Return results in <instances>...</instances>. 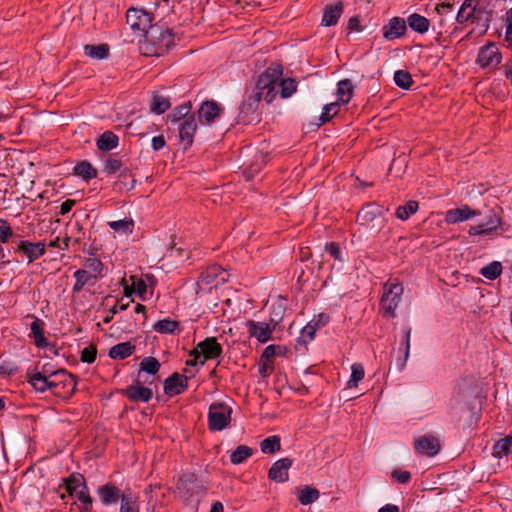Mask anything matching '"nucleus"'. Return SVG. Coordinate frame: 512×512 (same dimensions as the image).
Listing matches in <instances>:
<instances>
[{"mask_svg": "<svg viewBox=\"0 0 512 512\" xmlns=\"http://www.w3.org/2000/svg\"><path fill=\"white\" fill-rule=\"evenodd\" d=\"M325 250L334 259L343 261L339 244H337L335 242H330V243L326 244Z\"/></svg>", "mask_w": 512, "mask_h": 512, "instance_id": "61", "label": "nucleus"}, {"mask_svg": "<svg viewBox=\"0 0 512 512\" xmlns=\"http://www.w3.org/2000/svg\"><path fill=\"white\" fill-rule=\"evenodd\" d=\"M500 223V218L492 213L486 218V222L471 226L468 233L473 236L489 235L499 227Z\"/></svg>", "mask_w": 512, "mask_h": 512, "instance_id": "22", "label": "nucleus"}, {"mask_svg": "<svg viewBox=\"0 0 512 512\" xmlns=\"http://www.w3.org/2000/svg\"><path fill=\"white\" fill-rule=\"evenodd\" d=\"M273 369L271 361L261 360L259 364V373L262 377H268L273 372Z\"/></svg>", "mask_w": 512, "mask_h": 512, "instance_id": "63", "label": "nucleus"}, {"mask_svg": "<svg viewBox=\"0 0 512 512\" xmlns=\"http://www.w3.org/2000/svg\"><path fill=\"white\" fill-rule=\"evenodd\" d=\"M14 232L7 220L0 218V243H7Z\"/></svg>", "mask_w": 512, "mask_h": 512, "instance_id": "54", "label": "nucleus"}, {"mask_svg": "<svg viewBox=\"0 0 512 512\" xmlns=\"http://www.w3.org/2000/svg\"><path fill=\"white\" fill-rule=\"evenodd\" d=\"M14 243V253L24 255L28 263L36 261L46 252V244L44 242L33 243L27 240H19Z\"/></svg>", "mask_w": 512, "mask_h": 512, "instance_id": "8", "label": "nucleus"}, {"mask_svg": "<svg viewBox=\"0 0 512 512\" xmlns=\"http://www.w3.org/2000/svg\"><path fill=\"white\" fill-rule=\"evenodd\" d=\"M85 269L90 272V274L94 275V277L98 278V276L101 274L103 270V264L102 262L95 257H88L85 259L84 263Z\"/></svg>", "mask_w": 512, "mask_h": 512, "instance_id": "51", "label": "nucleus"}, {"mask_svg": "<svg viewBox=\"0 0 512 512\" xmlns=\"http://www.w3.org/2000/svg\"><path fill=\"white\" fill-rule=\"evenodd\" d=\"M160 369L159 361L154 357H145L140 363V370L149 374H156Z\"/></svg>", "mask_w": 512, "mask_h": 512, "instance_id": "53", "label": "nucleus"}, {"mask_svg": "<svg viewBox=\"0 0 512 512\" xmlns=\"http://www.w3.org/2000/svg\"><path fill=\"white\" fill-rule=\"evenodd\" d=\"M220 112L221 108L218 103L213 100L204 101L198 110L199 121L202 124H211L220 115Z\"/></svg>", "mask_w": 512, "mask_h": 512, "instance_id": "20", "label": "nucleus"}, {"mask_svg": "<svg viewBox=\"0 0 512 512\" xmlns=\"http://www.w3.org/2000/svg\"><path fill=\"white\" fill-rule=\"evenodd\" d=\"M406 31V20L401 17L391 18L382 28L383 37L389 41L403 37Z\"/></svg>", "mask_w": 512, "mask_h": 512, "instance_id": "12", "label": "nucleus"}, {"mask_svg": "<svg viewBox=\"0 0 512 512\" xmlns=\"http://www.w3.org/2000/svg\"><path fill=\"white\" fill-rule=\"evenodd\" d=\"M170 106L171 103L167 97L156 94L153 96L150 109L156 114H163L170 108Z\"/></svg>", "mask_w": 512, "mask_h": 512, "instance_id": "42", "label": "nucleus"}, {"mask_svg": "<svg viewBox=\"0 0 512 512\" xmlns=\"http://www.w3.org/2000/svg\"><path fill=\"white\" fill-rule=\"evenodd\" d=\"M406 25L419 34H425L429 30L430 21L418 13H412L408 16Z\"/></svg>", "mask_w": 512, "mask_h": 512, "instance_id": "27", "label": "nucleus"}, {"mask_svg": "<svg viewBox=\"0 0 512 512\" xmlns=\"http://www.w3.org/2000/svg\"><path fill=\"white\" fill-rule=\"evenodd\" d=\"M261 451L264 454H273L281 449L280 437L273 435L265 438L260 443Z\"/></svg>", "mask_w": 512, "mask_h": 512, "instance_id": "41", "label": "nucleus"}, {"mask_svg": "<svg viewBox=\"0 0 512 512\" xmlns=\"http://www.w3.org/2000/svg\"><path fill=\"white\" fill-rule=\"evenodd\" d=\"M381 215V208L375 204L364 206L357 215V221L361 225H369Z\"/></svg>", "mask_w": 512, "mask_h": 512, "instance_id": "26", "label": "nucleus"}, {"mask_svg": "<svg viewBox=\"0 0 512 512\" xmlns=\"http://www.w3.org/2000/svg\"><path fill=\"white\" fill-rule=\"evenodd\" d=\"M231 408L223 403H212L208 411L209 429L221 431L230 422Z\"/></svg>", "mask_w": 512, "mask_h": 512, "instance_id": "5", "label": "nucleus"}, {"mask_svg": "<svg viewBox=\"0 0 512 512\" xmlns=\"http://www.w3.org/2000/svg\"><path fill=\"white\" fill-rule=\"evenodd\" d=\"M144 53L150 56H161L175 44V35L168 28L157 25L146 31Z\"/></svg>", "mask_w": 512, "mask_h": 512, "instance_id": "2", "label": "nucleus"}, {"mask_svg": "<svg viewBox=\"0 0 512 512\" xmlns=\"http://www.w3.org/2000/svg\"><path fill=\"white\" fill-rule=\"evenodd\" d=\"M28 317L33 318V322L30 325L31 331H30L29 337H31L33 339L34 344L38 348L46 347L47 340L43 333L44 322L40 318L33 316V315H28Z\"/></svg>", "mask_w": 512, "mask_h": 512, "instance_id": "23", "label": "nucleus"}, {"mask_svg": "<svg viewBox=\"0 0 512 512\" xmlns=\"http://www.w3.org/2000/svg\"><path fill=\"white\" fill-rule=\"evenodd\" d=\"M365 371L364 367L360 363H354L351 366V376L347 382V387L355 388L358 386V383L364 378Z\"/></svg>", "mask_w": 512, "mask_h": 512, "instance_id": "47", "label": "nucleus"}, {"mask_svg": "<svg viewBox=\"0 0 512 512\" xmlns=\"http://www.w3.org/2000/svg\"><path fill=\"white\" fill-rule=\"evenodd\" d=\"M246 326L249 336L255 338L260 343L270 341L272 339V332L275 329L270 323L254 320H248Z\"/></svg>", "mask_w": 512, "mask_h": 512, "instance_id": "10", "label": "nucleus"}, {"mask_svg": "<svg viewBox=\"0 0 512 512\" xmlns=\"http://www.w3.org/2000/svg\"><path fill=\"white\" fill-rule=\"evenodd\" d=\"M278 85L282 98L290 97L297 89V82L292 78L282 79Z\"/></svg>", "mask_w": 512, "mask_h": 512, "instance_id": "50", "label": "nucleus"}, {"mask_svg": "<svg viewBox=\"0 0 512 512\" xmlns=\"http://www.w3.org/2000/svg\"><path fill=\"white\" fill-rule=\"evenodd\" d=\"M410 336H411V328L407 327L404 330L403 339L400 344V350L403 352V358L397 360V366L400 371H402L410 356Z\"/></svg>", "mask_w": 512, "mask_h": 512, "instance_id": "31", "label": "nucleus"}, {"mask_svg": "<svg viewBox=\"0 0 512 512\" xmlns=\"http://www.w3.org/2000/svg\"><path fill=\"white\" fill-rule=\"evenodd\" d=\"M320 497L318 489L310 486H305L298 490V500L302 505H310L316 502Z\"/></svg>", "mask_w": 512, "mask_h": 512, "instance_id": "36", "label": "nucleus"}, {"mask_svg": "<svg viewBox=\"0 0 512 512\" xmlns=\"http://www.w3.org/2000/svg\"><path fill=\"white\" fill-rule=\"evenodd\" d=\"M502 273V265L498 261H493L489 263L488 265L484 266L480 270V274L489 279V280H495L497 279Z\"/></svg>", "mask_w": 512, "mask_h": 512, "instance_id": "43", "label": "nucleus"}, {"mask_svg": "<svg viewBox=\"0 0 512 512\" xmlns=\"http://www.w3.org/2000/svg\"><path fill=\"white\" fill-rule=\"evenodd\" d=\"M478 213L475 210H472L468 206H464L461 208L451 209L447 211L445 216V221L449 224H455L458 222H462L468 220Z\"/></svg>", "mask_w": 512, "mask_h": 512, "instance_id": "24", "label": "nucleus"}, {"mask_svg": "<svg viewBox=\"0 0 512 512\" xmlns=\"http://www.w3.org/2000/svg\"><path fill=\"white\" fill-rule=\"evenodd\" d=\"M478 5L479 0H464L456 16L457 22L464 23L469 21L472 15L475 14Z\"/></svg>", "mask_w": 512, "mask_h": 512, "instance_id": "30", "label": "nucleus"}, {"mask_svg": "<svg viewBox=\"0 0 512 512\" xmlns=\"http://www.w3.org/2000/svg\"><path fill=\"white\" fill-rule=\"evenodd\" d=\"M73 171L75 175L81 177L85 181H89L97 177V169L88 161H81L77 163Z\"/></svg>", "mask_w": 512, "mask_h": 512, "instance_id": "34", "label": "nucleus"}, {"mask_svg": "<svg viewBox=\"0 0 512 512\" xmlns=\"http://www.w3.org/2000/svg\"><path fill=\"white\" fill-rule=\"evenodd\" d=\"M253 453L252 448L246 445H239L234 451L230 454V461L232 464H241L245 460H247Z\"/></svg>", "mask_w": 512, "mask_h": 512, "instance_id": "40", "label": "nucleus"}, {"mask_svg": "<svg viewBox=\"0 0 512 512\" xmlns=\"http://www.w3.org/2000/svg\"><path fill=\"white\" fill-rule=\"evenodd\" d=\"M179 322L171 320L169 318L157 321L153 328L156 332L162 334H172L178 328Z\"/></svg>", "mask_w": 512, "mask_h": 512, "instance_id": "45", "label": "nucleus"}, {"mask_svg": "<svg viewBox=\"0 0 512 512\" xmlns=\"http://www.w3.org/2000/svg\"><path fill=\"white\" fill-rule=\"evenodd\" d=\"M120 512H139L138 498L131 491L123 492Z\"/></svg>", "mask_w": 512, "mask_h": 512, "instance_id": "38", "label": "nucleus"}, {"mask_svg": "<svg viewBox=\"0 0 512 512\" xmlns=\"http://www.w3.org/2000/svg\"><path fill=\"white\" fill-rule=\"evenodd\" d=\"M196 129L197 124L194 115H189L180 124L179 137L181 142L184 144L185 149L192 145Z\"/></svg>", "mask_w": 512, "mask_h": 512, "instance_id": "18", "label": "nucleus"}, {"mask_svg": "<svg viewBox=\"0 0 512 512\" xmlns=\"http://www.w3.org/2000/svg\"><path fill=\"white\" fill-rule=\"evenodd\" d=\"M292 465L290 458H282L272 464L268 471V478L279 483L286 482L289 478V468Z\"/></svg>", "mask_w": 512, "mask_h": 512, "instance_id": "13", "label": "nucleus"}, {"mask_svg": "<svg viewBox=\"0 0 512 512\" xmlns=\"http://www.w3.org/2000/svg\"><path fill=\"white\" fill-rule=\"evenodd\" d=\"M84 476L80 473H72L69 477L62 478L59 489L64 488L68 495L76 496L77 491L83 484Z\"/></svg>", "mask_w": 512, "mask_h": 512, "instance_id": "25", "label": "nucleus"}, {"mask_svg": "<svg viewBox=\"0 0 512 512\" xmlns=\"http://www.w3.org/2000/svg\"><path fill=\"white\" fill-rule=\"evenodd\" d=\"M343 11L344 5L342 1L325 5L321 24L326 27L336 25Z\"/></svg>", "mask_w": 512, "mask_h": 512, "instance_id": "19", "label": "nucleus"}, {"mask_svg": "<svg viewBox=\"0 0 512 512\" xmlns=\"http://www.w3.org/2000/svg\"><path fill=\"white\" fill-rule=\"evenodd\" d=\"M280 74L281 71L268 69L257 81L256 90L254 92H263L262 97L267 103H271L278 93V76Z\"/></svg>", "mask_w": 512, "mask_h": 512, "instance_id": "4", "label": "nucleus"}, {"mask_svg": "<svg viewBox=\"0 0 512 512\" xmlns=\"http://www.w3.org/2000/svg\"><path fill=\"white\" fill-rule=\"evenodd\" d=\"M108 226L115 232L130 234L133 231L134 222L131 219H122L108 222Z\"/></svg>", "mask_w": 512, "mask_h": 512, "instance_id": "46", "label": "nucleus"}, {"mask_svg": "<svg viewBox=\"0 0 512 512\" xmlns=\"http://www.w3.org/2000/svg\"><path fill=\"white\" fill-rule=\"evenodd\" d=\"M222 354V346L217 342L215 337H207L203 341L199 342L198 345L190 352L191 357L203 359L200 361L201 365L207 360L215 359Z\"/></svg>", "mask_w": 512, "mask_h": 512, "instance_id": "6", "label": "nucleus"}, {"mask_svg": "<svg viewBox=\"0 0 512 512\" xmlns=\"http://www.w3.org/2000/svg\"><path fill=\"white\" fill-rule=\"evenodd\" d=\"M414 448L416 452L431 457L439 452L440 444L434 436L424 435L415 440Z\"/></svg>", "mask_w": 512, "mask_h": 512, "instance_id": "16", "label": "nucleus"}, {"mask_svg": "<svg viewBox=\"0 0 512 512\" xmlns=\"http://www.w3.org/2000/svg\"><path fill=\"white\" fill-rule=\"evenodd\" d=\"M135 347L130 342H122L113 346L109 351L112 359H125L132 355Z\"/></svg>", "mask_w": 512, "mask_h": 512, "instance_id": "35", "label": "nucleus"}, {"mask_svg": "<svg viewBox=\"0 0 512 512\" xmlns=\"http://www.w3.org/2000/svg\"><path fill=\"white\" fill-rule=\"evenodd\" d=\"M97 350L96 347L90 345L85 347L81 352V361L86 363H93L96 359Z\"/></svg>", "mask_w": 512, "mask_h": 512, "instance_id": "59", "label": "nucleus"}, {"mask_svg": "<svg viewBox=\"0 0 512 512\" xmlns=\"http://www.w3.org/2000/svg\"><path fill=\"white\" fill-rule=\"evenodd\" d=\"M153 20V15L144 9L130 8L126 13V21L127 24L130 25L131 29L143 32L144 35L150 27L154 26L152 25Z\"/></svg>", "mask_w": 512, "mask_h": 512, "instance_id": "7", "label": "nucleus"}, {"mask_svg": "<svg viewBox=\"0 0 512 512\" xmlns=\"http://www.w3.org/2000/svg\"><path fill=\"white\" fill-rule=\"evenodd\" d=\"M131 286L132 291L137 293L142 299H144V295L147 291V285L146 282L143 279L138 278L137 276H131Z\"/></svg>", "mask_w": 512, "mask_h": 512, "instance_id": "56", "label": "nucleus"}, {"mask_svg": "<svg viewBox=\"0 0 512 512\" xmlns=\"http://www.w3.org/2000/svg\"><path fill=\"white\" fill-rule=\"evenodd\" d=\"M129 302L127 303H121V304H116L114 305L111 309H110V313L104 317L103 319V322L104 323H110L114 317V315H116L118 312L120 311H124L126 310L128 307H129Z\"/></svg>", "mask_w": 512, "mask_h": 512, "instance_id": "60", "label": "nucleus"}, {"mask_svg": "<svg viewBox=\"0 0 512 512\" xmlns=\"http://www.w3.org/2000/svg\"><path fill=\"white\" fill-rule=\"evenodd\" d=\"M392 477L398 482V483H407L410 478L411 474L409 471H402V470H394L392 472Z\"/></svg>", "mask_w": 512, "mask_h": 512, "instance_id": "64", "label": "nucleus"}, {"mask_svg": "<svg viewBox=\"0 0 512 512\" xmlns=\"http://www.w3.org/2000/svg\"><path fill=\"white\" fill-rule=\"evenodd\" d=\"M338 110H339L338 102L326 104L323 107L322 113L319 117L320 123L324 124L326 122H329L332 119V117L338 113Z\"/></svg>", "mask_w": 512, "mask_h": 512, "instance_id": "52", "label": "nucleus"}, {"mask_svg": "<svg viewBox=\"0 0 512 512\" xmlns=\"http://www.w3.org/2000/svg\"><path fill=\"white\" fill-rule=\"evenodd\" d=\"M281 347L280 346H276V345H268L262 355H261V360H267V361H271V359L277 354V351L276 350H280Z\"/></svg>", "mask_w": 512, "mask_h": 512, "instance_id": "62", "label": "nucleus"}, {"mask_svg": "<svg viewBox=\"0 0 512 512\" xmlns=\"http://www.w3.org/2000/svg\"><path fill=\"white\" fill-rule=\"evenodd\" d=\"M226 272L218 265H212L205 269L199 277V281L205 285H211L214 282L224 283L226 282Z\"/></svg>", "mask_w": 512, "mask_h": 512, "instance_id": "21", "label": "nucleus"}, {"mask_svg": "<svg viewBox=\"0 0 512 512\" xmlns=\"http://www.w3.org/2000/svg\"><path fill=\"white\" fill-rule=\"evenodd\" d=\"M403 290L404 288L400 283H386L384 285L380 304L386 316L393 318L396 316L395 311L401 302Z\"/></svg>", "mask_w": 512, "mask_h": 512, "instance_id": "3", "label": "nucleus"}, {"mask_svg": "<svg viewBox=\"0 0 512 512\" xmlns=\"http://www.w3.org/2000/svg\"><path fill=\"white\" fill-rule=\"evenodd\" d=\"M76 497L81 504H92L93 499L90 496L88 486L86 484L85 479L83 480V484H81V488L77 491Z\"/></svg>", "mask_w": 512, "mask_h": 512, "instance_id": "57", "label": "nucleus"}, {"mask_svg": "<svg viewBox=\"0 0 512 512\" xmlns=\"http://www.w3.org/2000/svg\"><path fill=\"white\" fill-rule=\"evenodd\" d=\"M263 92H253L250 95H247L240 108H239V121L243 123H248L250 120L248 119L251 114H254L258 108L259 102L262 99Z\"/></svg>", "mask_w": 512, "mask_h": 512, "instance_id": "11", "label": "nucleus"}, {"mask_svg": "<svg viewBox=\"0 0 512 512\" xmlns=\"http://www.w3.org/2000/svg\"><path fill=\"white\" fill-rule=\"evenodd\" d=\"M28 382L39 392L51 390L54 394H60V388H67L65 393L71 394L76 389L73 375L64 369L47 374L46 366H43L42 371L28 373Z\"/></svg>", "mask_w": 512, "mask_h": 512, "instance_id": "1", "label": "nucleus"}, {"mask_svg": "<svg viewBox=\"0 0 512 512\" xmlns=\"http://www.w3.org/2000/svg\"><path fill=\"white\" fill-rule=\"evenodd\" d=\"M119 138L111 131L104 132L97 140V147L102 151H111L118 146Z\"/></svg>", "mask_w": 512, "mask_h": 512, "instance_id": "33", "label": "nucleus"}, {"mask_svg": "<svg viewBox=\"0 0 512 512\" xmlns=\"http://www.w3.org/2000/svg\"><path fill=\"white\" fill-rule=\"evenodd\" d=\"M286 312L285 299L279 297L271 306V312L269 317V323L273 328H276L284 318Z\"/></svg>", "mask_w": 512, "mask_h": 512, "instance_id": "29", "label": "nucleus"}, {"mask_svg": "<svg viewBox=\"0 0 512 512\" xmlns=\"http://www.w3.org/2000/svg\"><path fill=\"white\" fill-rule=\"evenodd\" d=\"M121 393L133 402H148L153 397V392L150 388L144 387L139 383L130 385L123 389Z\"/></svg>", "mask_w": 512, "mask_h": 512, "instance_id": "17", "label": "nucleus"}, {"mask_svg": "<svg viewBox=\"0 0 512 512\" xmlns=\"http://www.w3.org/2000/svg\"><path fill=\"white\" fill-rule=\"evenodd\" d=\"M354 92V86L349 79H344L338 82L337 84V97L339 102L342 104H347Z\"/></svg>", "mask_w": 512, "mask_h": 512, "instance_id": "32", "label": "nucleus"}, {"mask_svg": "<svg viewBox=\"0 0 512 512\" xmlns=\"http://www.w3.org/2000/svg\"><path fill=\"white\" fill-rule=\"evenodd\" d=\"M418 210V202L410 200L405 205L399 206L396 209V217L400 220H407L412 214Z\"/></svg>", "mask_w": 512, "mask_h": 512, "instance_id": "44", "label": "nucleus"}, {"mask_svg": "<svg viewBox=\"0 0 512 512\" xmlns=\"http://www.w3.org/2000/svg\"><path fill=\"white\" fill-rule=\"evenodd\" d=\"M512 451V436H506L498 440L493 446V456L503 458L508 456Z\"/></svg>", "mask_w": 512, "mask_h": 512, "instance_id": "37", "label": "nucleus"}, {"mask_svg": "<svg viewBox=\"0 0 512 512\" xmlns=\"http://www.w3.org/2000/svg\"><path fill=\"white\" fill-rule=\"evenodd\" d=\"M73 277L75 278V283L72 288L73 293H79L83 287L87 284L94 285L96 281V277L90 274L88 270L78 269L74 272Z\"/></svg>", "mask_w": 512, "mask_h": 512, "instance_id": "28", "label": "nucleus"}, {"mask_svg": "<svg viewBox=\"0 0 512 512\" xmlns=\"http://www.w3.org/2000/svg\"><path fill=\"white\" fill-rule=\"evenodd\" d=\"M395 84L402 89H409L413 84L411 74L406 70H397L394 73Z\"/></svg>", "mask_w": 512, "mask_h": 512, "instance_id": "49", "label": "nucleus"}, {"mask_svg": "<svg viewBox=\"0 0 512 512\" xmlns=\"http://www.w3.org/2000/svg\"><path fill=\"white\" fill-rule=\"evenodd\" d=\"M316 325L314 322H309L305 327L301 330V338L303 342H310L314 339L316 333Z\"/></svg>", "mask_w": 512, "mask_h": 512, "instance_id": "58", "label": "nucleus"}, {"mask_svg": "<svg viewBox=\"0 0 512 512\" xmlns=\"http://www.w3.org/2000/svg\"><path fill=\"white\" fill-rule=\"evenodd\" d=\"M123 166V163L120 159L108 157L104 163L103 171L107 174H114L117 171H120Z\"/></svg>", "mask_w": 512, "mask_h": 512, "instance_id": "55", "label": "nucleus"}, {"mask_svg": "<svg viewBox=\"0 0 512 512\" xmlns=\"http://www.w3.org/2000/svg\"><path fill=\"white\" fill-rule=\"evenodd\" d=\"M85 54L94 59H105L109 55V46L107 44L85 45Z\"/></svg>", "mask_w": 512, "mask_h": 512, "instance_id": "39", "label": "nucleus"}, {"mask_svg": "<svg viewBox=\"0 0 512 512\" xmlns=\"http://www.w3.org/2000/svg\"><path fill=\"white\" fill-rule=\"evenodd\" d=\"M97 494L105 506L116 504L123 496V492L111 482L98 487Z\"/></svg>", "mask_w": 512, "mask_h": 512, "instance_id": "15", "label": "nucleus"}, {"mask_svg": "<svg viewBox=\"0 0 512 512\" xmlns=\"http://www.w3.org/2000/svg\"><path fill=\"white\" fill-rule=\"evenodd\" d=\"M502 60V54L498 47L490 43L480 48L476 62L482 67H496Z\"/></svg>", "mask_w": 512, "mask_h": 512, "instance_id": "9", "label": "nucleus"}, {"mask_svg": "<svg viewBox=\"0 0 512 512\" xmlns=\"http://www.w3.org/2000/svg\"><path fill=\"white\" fill-rule=\"evenodd\" d=\"M188 387V377L173 373L164 382V392L170 396L179 395Z\"/></svg>", "mask_w": 512, "mask_h": 512, "instance_id": "14", "label": "nucleus"}, {"mask_svg": "<svg viewBox=\"0 0 512 512\" xmlns=\"http://www.w3.org/2000/svg\"><path fill=\"white\" fill-rule=\"evenodd\" d=\"M492 19H493L492 11H488L485 8L478 6L476 8L475 14L472 15V18L469 21H471L473 23L483 22L485 28L487 29L489 26V23L491 22Z\"/></svg>", "mask_w": 512, "mask_h": 512, "instance_id": "48", "label": "nucleus"}]
</instances>
